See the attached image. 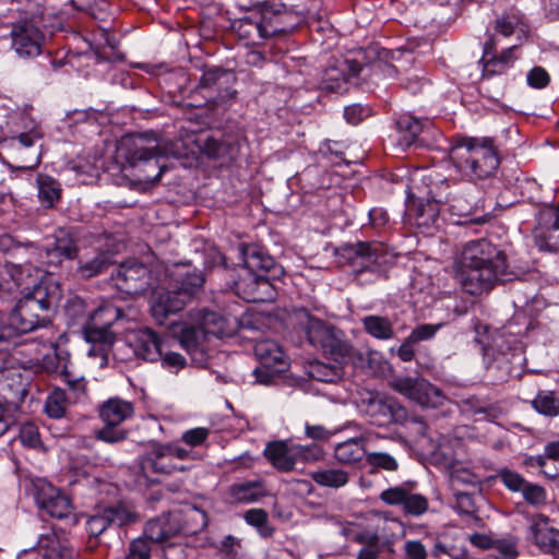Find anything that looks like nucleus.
I'll return each instance as SVG.
<instances>
[{
  "instance_id": "nucleus-1",
  "label": "nucleus",
  "mask_w": 559,
  "mask_h": 559,
  "mask_svg": "<svg viewBox=\"0 0 559 559\" xmlns=\"http://www.w3.org/2000/svg\"><path fill=\"white\" fill-rule=\"evenodd\" d=\"M461 263L457 281L472 296L488 293L498 282L512 280L506 253L487 239L469 241L464 247Z\"/></svg>"
},
{
  "instance_id": "nucleus-2",
  "label": "nucleus",
  "mask_w": 559,
  "mask_h": 559,
  "mask_svg": "<svg viewBox=\"0 0 559 559\" xmlns=\"http://www.w3.org/2000/svg\"><path fill=\"white\" fill-rule=\"evenodd\" d=\"M239 257L243 266L231 281L230 288L247 302H270L276 298L272 281L284 275V269L257 243H241Z\"/></svg>"
},
{
  "instance_id": "nucleus-3",
  "label": "nucleus",
  "mask_w": 559,
  "mask_h": 559,
  "mask_svg": "<svg viewBox=\"0 0 559 559\" xmlns=\"http://www.w3.org/2000/svg\"><path fill=\"white\" fill-rule=\"evenodd\" d=\"M450 159L455 169L471 181L496 175L500 158L492 138L462 136L454 141Z\"/></svg>"
},
{
  "instance_id": "nucleus-4",
  "label": "nucleus",
  "mask_w": 559,
  "mask_h": 559,
  "mask_svg": "<svg viewBox=\"0 0 559 559\" xmlns=\"http://www.w3.org/2000/svg\"><path fill=\"white\" fill-rule=\"evenodd\" d=\"M60 299V285L51 281L40 282L24 294L11 312L21 335L48 326Z\"/></svg>"
},
{
  "instance_id": "nucleus-5",
  "label": "nucleus",
  "mask_w": 559,
  "mask_h": 559,
  "mask_svg": "<svg viewBox=\"0 0 559 559\" xmlns=\"http://www.w3.org/2000/svg\"><path fill=\"white\" fill-rule=\"evenodd\" d=\"M0 145L14 155L25 153L28 158H22L16 166L8 164L11 169L33 170L40 163L39 154L34 150L35 143L41 139L40 128L27 114L11 112L4 123L0 124Z\"/></svg>"
},
{
  "instance_id": "nucleus-6",
  "label": "nucleus",
  "mask_w": 559,
  "mask_h": 559,
  "mask_svg": "<svg viewBox=\"0 0 559 559\" xmlns=\"http://www.w3.org/2000/svg\"><path fill=\"white\" fill-rule=\"evenodd\" d=\"M126 158L131 167L138 169L140 180L156 183L166 170V156L158 150L155 138L138 134L132 139V146Z\"/></svg>"
},
{
  "instance_id": "nucleus-7",
  "label": "nucleus",
  "mask_w": 559,
  "mask_h": 559,
  "mask_svg": "<svg viewBox=\"0 0 559 559\" xmlns=\"http://www.w3.org/2000/svg\"><path fill=\"white\" fill-rule=\"evenodd\" d=\"M308 342L336 364H347L355 356L354 347L344 338V333L322 320L310 317L306 329Z\"/></svg>"
},
{
  "instance_id": "nucleus-8",
  "label": "nucleus",
  "mask_w": 559,
  "mask_h": 559,
  "mask_svg": "<svg viewBox=\"0 0 559 559\" xmlns=\"http://www.w3.org/2000/svg\"><path fill=\"white\" fill-rule=\"evenodd\" d=\"M140 521L139 513L124 502L98 508L85 522L86 549L93 551L100 544V536L111 526L122 527Z\"/></svg>"
},
{
  "instance_id": "nucleus-9",
  "label": "nucleus",
  "mask_w": 559,
  "mask_h": 559,
  "mask_svg": "<svg viewBox=\"0 0 559 559\" xmlns=\"http://www.w3.org/2000/svg\"><path fill=\"white\" fill-rule=\"evenodd\" d=\"M111 277L117 288L128 295L144 294L160 286L159 272L135 260L122 262Z\"/></svg>"
},
{
  "instance_id": "nucleus-10",
  "label": "nucleus",
  "mask_w": 559,
  "mask_h": 559,
  "mask_svg": "<svg viewBox=\"0 0 559 559\" xmlns=\"http://www.w3.org/2000/svg\"><path fill=\"white\" fill-rule=\"evenodd\" d=\"M343 257L356 274L380 272L392 259L384 245L377 241L346 245L343 247Z\"/></svg>"
},
{
  "instance_id": "nucleus-11",
  "label": "nucleus",
  "mask_w": 559,
  "mask_h": 559,
  "mask_svg": "<svg viewBox=\"0 0 559 559\" xmlns=\"http://www.w3.org/2000/svg\"><path fill=\"white\" fill-rule=\"evenodd\" d=\"M247 146V139L240 134H212L199 143L202 153L217 162L221 167L235 165Z\"/></svg>"
},
{
  "instance_id": "nucleus-12",
  "label": "nucleus",
  "mask_w": 559,
  "mask_h": 559,
  "mask_svg": "<svg viewBox=\"0 0 559 559\" xmlns=\"http://www.w3.org/2000/svg\"><path fill=\"white\" fill-rule=\"evenodd\" d=\"M139 466L142 476L148 483H158L162 476L174 472H183L186 467L174 462L169 449L164 443H152L140 456Z\"/></svg>"
},
{
  "instance_id": "nucleus-13",
  "label": "nucleus",
  "mask_w": 559,
  "mask_h": 559,
  "mask_svg": "<svg viewBox=\"0 0 559 559\" xmlns=\"http://www.w3.org/2000/svg\"><path fill=\"white\" fill-rule=\"evenodd\" d=\"M254 355L260 366L253 373L261 384H270L275 377L286 370L288 364L281 346L272 340H261L254 345Z\"/></svg>"
},
{
  "instance_id": "nucleus-14",
  "label": "nucleus",
  "mask_w": 559,
  "mask_h": 559,
  "mask_svg": "<svg viewBox=\"0 0 559 559\" xmlns=\"http://www.w3.org/2000/svg\"><path fill=\"white\" fill-rule=\"evenodd\" d=\"M266 38L286 34L299 23L300 16L286 3H260L257 5Z\"/></svg>"
},
{
  "instance_id": "nucleus-15",
  "label": "nucleus",
  "mask_w": 559,
  "mask_h": 559,
  "mask_svg": "<svg viewBox=\"0 0 559 559\" xmlns=\"http://www.w3.org/2000/svg\"><path fill=\"white\" fill-rule=\"evenodd\" d=\"M34 498L37 507L46 511L51 518L71 519L73 524L76 523L70 499L50 483L37 479L34 483Z\"/></svg>"
},
{
  "instance_id": "nucleus-16",
  "label": "nucleus",
  "mask_w": 559,
  "mask_h": 559,
  "mask_svg": "<svg viewBox=\"0 0 559 559\" xmlns=\"http://www.w3.org/2000/svg\"><path fill=\"white\" fill-rule=\"evenodd\" d=\"M11 49L24 59L35 58L41 53L45 41L44 33L31 21H21L12 24Z\"/></svg>"
},
{
  "instance_id": "nucleus-17",
  "label": "nucleus",
  "mask_w": 559,
  "mask_h": 559,
  "mask_svg": "<svg viewBox=\"0 0 559 559\" xmlns=\"http://www.w3.org/2000/svg\"><path fill=\"white\" fill-rule=\"evenodd\" d=\"M364 70L357 60H338L324 69L320 88L326 92L344 93L348 91L349 82Z\"/></svg>"
},
{
  "instance_id": "nucleus-18",
  "label": "nucleus",
  "mask_w": 559,
  "mask_h": 559,
  "mask_svg": "<svg viewBox=\"0 0 559 559\" xmlns=\"http://www.w3.org/2000/svg\"><path fill=\"white\" fill-rule=\"evenodd\" d=\"M516 50L518 46H511L497 55L493 35H490L484 44L483 57L480 59L483 63V78L490 79L508 72L518 59Z\"/></svg>"
},
{
  "instance_id": "nucleus-19",
  "label": "nucleus",
  "mask_w": 559,
  "mask_h": 559,
  "mask_svg": "<svg viewBox=\"0 0 559 559\" xmlns=\"http://www.w3.org/2000/svg\"><path fill=\"white\" fill-rule=\"evenodd\" d=\"M365 413L369 416L370 423L378 427L402 424L407 417L406 409L391 397H370L366 403Z\"/></svg>"
},
{
  "instance_id": "nucleus-20",
  "label": "nucleus",
  "mask_w": 559,
  "mask_h": 559,
  "mask_svg": "<svg viewBox=\"0 0 559 559\" xmlns=\"http://www.w3.org/2000/svg\"><path fill=\"white\" fill-rule=\"evenodd\" d=\"M79 247L66 229L55 233L53 241L47 245L39 253L41 262L48 267H58L63 260L76 258Z\"/></svg>"
},
{
  "instance_id": "nucleus-21",
  "label": "nucleus",
  "mask_w": 559,
  "mask_h": 559,
  "mask_svg": "<svg viewBox=\"0 0 559 559\" xmlns=\"http://www.w3.org/2000/svg\"><path fill=\"white\" fill-rule=\"evenodd\" d=\"M395 386L400 393L425 407H433L442 399L441 391L423 378L400 379Z\"/></svg>"
},
{
  "instance_id": "nucleus-22",
  "label": "nucleus",
  "mask_w": 559,
  "mask_h": 559,
  "mask_svg": "<svg viewBox=\"0 0 559 559\" xmlns=\"http://www.w3.org/2000/svg\"><path fill=\"white\" fill-rule=\"evenodd\" d=\"M128 343L135 356L147 360L157 361L162 357L163 341L160 336L150 328L132 331L128 335Z\"/></svg>"
},
{
  "instance_id": "nucleus-23",
  "label": "nucleus",
  "mask_w": 559,
  "mask_h": 559,
  "mask_svg": "<svg viewBox=\"0 0 559 559\" xmlns=\"http://www.w3.org/2000/svg\"><path fill=\"white\" fill-rule=\"evenodd\" d=\"M528 536L544 552L557 558L559 554V530L550 526L546 515L537 514L532 518Z\"/></svg>"
},
{
  "instance_id": "nucleus-24",
  "label": "nucleus",
  "mask_w": 559,
  "mask_h": 559,
  "mask_svg": "<svg viewBox=\"0 0 559 559\" xmlns=\"http://www.w3.org/2000/svg\"><path fill=\"white\" fill-rule=\"evenodd\" d=\"M165 282L190 300L203 287L204 277L200 271L176 265L173 270H167Z\"/></svg>"
},
{
  "instance_id": "nucleus-25",
  "label": "nucleus",
  "mask_w": 559,
  "mask_h": 559,
  "mask_svg": "<svg viewBox=\"0 0 559 559\" xmlns=\"http://www.w3.org/2000/svg\"><path fill=\"white\" fill-rule=\"evenodd\" d=\"M180 346L191 356L192 360L203 364L207 359L209 337L200 325L185 324L178 335Z\"/></svg>"
},
{
  "instance_id": "nucleus-26",
  "label": "nucleus",
  "mask_w": 559,
  "mask_h": 559,
  "mask_svg": "<svg viewBox=\"0 0 559 559\" xmlns=\"http://www.w3.org/2000/svg\"><path fill=\"white\" fill-rule=\"evenodd\" d=\"M262 27L257 5L248 10L243 16L231 22V28L240 39L245 40L247 46L259 45L262 40L267 39Z\"/></svg>"
},
{
  "instance_id": "nucleus-27",
  "label": "nucleus",
  "mask_w": 559,
  "mask_h": 559,
  "mask_svg": "<svg viewBox=\"0 0 559 559\" xmlns=\"http://www.w3.org/2000/svg\"><path fill=\"white\" fill-rule=\"evenodd\" d=\"M179 535H194L207 526V514L194 504L186 503L173 510Z\"/></svg>"
},
{
  "instance_id": "nucleus-28",
  "label": "nucleus",
  "mask_w": 559,
  "mask_h": 559,
  "mask_svg": "<svg viewBox=\"0 0 559 559\" xmlns=\"http://www.w3.org/2000/svg\"><path fill=\"white\" fill-rule=\"evenodd\" d=\"M82 333L84 340L91 344L87 355L106 359L109 348L116 341V333L110 329L93 325L88 322L83 324Z\"/></svg>"
},
{
  "instance_id": "nucleus-29",
  "label": "nucleus",
  "mask_w": 559,
  "mask_h": 559,
  "mask_svg": "<svg viewBox=\"0 0 559 559\" xmlns=\"http://www.w3.org/2000/svg\"><path fill=\"white\" fill-rule=\"evenodd\" d=\"M188 301L181 293H178V290H175L166 283L165 290L158 294L152 304L151 313L159 324H163L169 314L182 310Z\"/></svg>"
},
{
  "instance_id": "nucleus-30",
  "label": "nucleus",
  "mask_w": 559,
  "mask_h": 559,
  "mask_svg": "<svg viewBox=\"0 0 559 559\" xmlns=\"http://www.w3.org/2000/svg\"><path fill=\"white\" fill-rule=\"evenodd\" d=\"M431 120L429 118H418L412 114H403L396 120V129L400 133L399 143L408 147L419 142V135L429 129Z\"/></svg>"
},
{
  "instance_id": "nucleus-31",
  "label": "nucleus",
  "mask_w": 559,
  "mask_h": 559,
  "mask_svg": "<svg viewBox=\"0 0 559 559\" xmlns=\"http://www.w3.org/2000/svg\"><path fill=\"white\" fill-rule=\"evenodd\" d=\"M177 535H179L178 526L171 510L147 521L144 526L143 538L148 543H163Z\"/></svg>"
},
{
  "instance_id": "nucleus-32",
  "label": "nucleus",
  "mask_w": 559,
  "mask_h": 559,
  "mask_svg": "<svg viewBox=\"0 0 559 559\" xmlns=\"http://www.w3.org/2000/svg\"><path fill=\"white\" fill-rule=\"evenodd\" d=\"M295 445L285 441L269 442L263 451L265 459L280 472H290L296 466Z\"/></svg>"
},
{
  "instance_id": "nucleus-33",
  "label": "nucleus",
  "mask_w": 559,
  "mask_h": 559,
  "mask_svg": "<svg viewBox=\"0 0 559 559\" xmlns=\"http://www.w3.org/2000/svg\"><path fill=\"white\" fill-rule=\"evenodd\" d=\"M266 493L262 479L234 483L227 489V497L233 503H252L265 497Z\"/></svg>"
},
{
  "instance_id": "nucleus-34",
  "label": "nucleus",
  "mask_w": 559,
  "mask_h": 559,
  "mask_svg": "<svg viewBox=\"0 0 559 559\" xmlns=\"http://www.w3.org/2000/svg\"><path fill=\"white\" fill-rule=\"evenodd\" d=\"M442 200H420L413 209V217L418 228L423 233H431L433 228H438L439 215L443 210Z\"/></svg>"
},
{
  "instance_id": "nucleus-35",
  "label": "nucleus",
  "mask_w": 559,
  "mask_h": 559,
  "mask_svg": "<svg viewBox=\"0 0 559 559\" xmlns=\"http://www.w3.org/2000/svg\"><path fill=\"white\" fill-rule=\"evenodd\" d=\"M133 414V403L120 397H110L99 406V417L104 424L121 425Z\"/></svg>"
},
{
  "instance_id": "nucleus-36",
  "label": "nucleus",
  "mask_w": 559,
  "mask_h": 559,
  "mask_svg": "<svg viewBox=\"0 0 559 559\" xmlns=\"http://www.w3.org/2000/svg\"><path fill=\"white\" fill-rule=\"evenodd\" d=\"M200 326L207 337L215 336L223 338L231 336L235 332V325L227 317L211 310L201 311Z\"/></svg>"
},
{
  "instance_id": "nucleus-37",
  "label": "nucleus",
  "mask_w": 559,
  "mask_h": 559,
  "mask_svg": "<svg viewBox=\"0 0 559 559\" xmlns=\"http://www.w3.org/2000/svg\"><path fill=\"white\" fill-rule=\"evenodd\" d=\"M457 405L460 407V411L468 416L480 418H493L496 413V407L491 403L490 399L488 396H480V395H467L462 396Z\"/></svg>"
},
{
  "instance_id": "nucleus-38",
  "label": "nucleus",
  "mask_w": 559,
  "mask_h": 559,
  "mask_svg": "<svg viewBox=\"0 0 559 559\" xmlns=\"http://www.w3.org/2000/svg\"><path fill=\"white\" fill-rule=\"evenodd\" d=\"M37 197L40 204L46 209H51L61 198V186L52 177L38 174L36 177Z\"/></svg>"
},
{
  "instance_id": "nucleus-39",
  "label": "nucleus",
  "mask_w": 559,
  "mask_h": 559,
  "mask_svg": "<svg viewBox=\"0 0 559 559\" xmlns=\"http://www.w3.org/2000/svg\"><path fill=\"white\" fill-rule=\"evenodd\" d=\"M367 452L361 439L352 438L337 443L334 449V457L343 464H355L366 457Z\"/></svg>"
},
{
  "instance_id": "nucleus-40",
  "label": "nucleus",
  "mask_w": 559,
  "mask_h": 559,
  "mask_svg": "<svg viewBox=\"0 0 559 559\" xmlns=\"http://www.w3.org/2000/svg\"><path fill=\"white\" fill-rule=\"evenodd\" d=\"M72 404L71 397H68L66 391L60 388H53L47 395L44 412L52 419L66 417L69 405Z\"/></svg>"
},
{
  "instance_id": "nucleus-41",
  "label": "nucleus",
  "mask_w": 559,
  "mask_h": 559,
  "mask_svg": "<svg viewBox=\"0 0 559 559\" xmlns=\"http://www.w3.org/2000/svg\"><path fill=\"white\" fill-rule=\"evenodd\" d=\"M362 328L367 334L377 340H391L394 336L393 324L386 317L367 316L361 319Z\"/></svg>"
},
{
  "instance_id": "nucleus-42",
  "label": "nucleus",
  "mask_w": 559,
  "mask_h": 559,
  "mask_svg": "<svg viewBox=\"0 0 559 559\" xmlns=\"http://www.w3.org/2000/svg\"><path fill=\"white\" fill-rule=\"evenodd\" d=\"M122 317V309L114 304L108 302L96 308L88 316L86 322L111 330L112 325Z\"/></svg>"
},
{
  "instance_id": "nucleus-43",
  "label": "nucleus",
  "mask_w": 559,
  "mask_h": 559,
  "mask_svg": "<svg viewBox=\"0 0 559 559\" xmlns=\"http://www.w3.org/2000/svg\"><path fill=\"white\" fill-rule=\"evenodd\" d=\"M311 478L319 486L340 488L348 483V473L341 468H324L312 472Z\"/></svg>"
},
{
  "instance_id": "nucleus-44",
  "label": "nucleus",
  "mask_w": 559,
  "mask_h": 559,
  "mask_svg": "<svg viewBox=\"0 0 559 559\" xmlns=\"http://www.w3.org/2000/svg\"><path fill=\"white\" fill-rule=\"evenodd\" d=\"M343 364L314 361L309 365V376L320 382H335L343 377Z\"/></svg>"
},
{
  "instance_id": "nucleus-45",
  "label": "nucleus",
  "mask_w": 559,
  "mask_h": 559,
  "mask_svg": "<svg viewBox=\"0 0 559 559\" xmlns=\"http://www.w3.org/2000/svg\"><path fill=\"white\" fill-rule=\"evenodd\" d=\"M111 264L112 261L108 254L98 253L92 260L80 262L76 272L83 278H91L106 272Z\"/></svg>"
},
{
  "instance_id": "nucleus-46",
  "label": "nucleus",
  "mask_w": 559,
  "mask_h": 559,
  "mask_svg": "<svg viewBox=\"0 0 559 559\" xmlns=\"http://www.w3.org/2000/svg\"><path fill=\"white\" fill-rule=\"evenodd\" d=\"M21 336L13 316H7L0 311V350H7L12 344H16V340Z\"/></svg>"
},
{
  "instance_id": "nucleus-47",
  "label": "nucleus",
  "mask_w": 559,
  "mask_h": 559,
  "mask_svg": "<svg viewBox=\"0 0 559 559\" xmlns=\"http://www.w3.org/2000/svg\"><path fill=\"white\" fill-rule=\"evenodd\" d=\"M70 354L67 350L56 348L53 354L45 355L43 358V367L47 372L58 373L62 377L69 371Z\"/></svg>"
},
{
  "instance_id": "nucleus-48",
  "label": "nucleus",
  "mask_w": 559,
  "mask_h": 559,
  "mask_svg": "<svg viewBox=\"0 0 559 559\" xmlns=\"http://www.w3.org/2000/svg\"><path fill=\"white\" fill-rule=\"evenodd\" d=\"M64 316L68 319V325L84 324L88 318L84 299L79 296L69 297L64 305Z\"/></svg>"
},
{
  "instance_id": "nucleus-49",
  "label": "nucleus",
  "mask_w": 559,
  "mask_h": 559,
  "mask_svg": "<svg viewBox=\"0 0 559 559\" xmlns=\"http://www.w3.org/2000/svg\"><path fill=\"white\" fill-rule=\"evenodd\" d=\"M532 406L545 416L555 417L559 415V399L551 391H539L532 401Z\"/></svg>"
},
{
  "instance_id": "nucleus-50",
  "label": "nucleus",
  "mask_w": 559,
  "mask_h": 559,
  "mask_svg": "<svg viewBox=\"0 0 559 559\" xmlns=\"http://www.w3.org/2000/svg\"><path fill=\"white\" fill-rule=\"evenodd\" d=\"M243 519L247 524L255 527L261 536L271 537L274 528L269 522L267 512L263 509H250L245 512Z\"/></svg>"
},
{
  "instance_id": "nucleus-51",
  "label": "nucleus",
  "mask_w": 559,
  "mask_h": 559,
  "mask_svg": "<svg viewBox=\"0 0 559 559\" xmlns=\"http://www.w3.org/2000/svg\"><path fill=\"white\" fill-rule=\"evenodd\" d=\"M371 53L377 56V59L371 63L373 73H381L388 78H395L397 69L388 62L389 59L394 58V52L384 48H371Z\"/></svg>"
},
{
  "instance_id": "nucleus-52",
  "label": "nucleus",
  "mask_w": 559,
  "mask_h": 559,
  "mask_svg": "<svg viewBox=\"0 0 559 559\" xmlns=\"http://www.w3.org/2000/svg\"><path fill=\"white\" fill-rule=\"evenodd\" d=\"M366 463L370 467V473L373 474L379 469L386 472H395L399 468V463L386 452H370L366 455Z\"/></svg>"
},
{
  "instance_id": "nucleus-53",
  "label": "nucleus",
  "mask_w": 559,
  "mask_h": 559,
  "mask_svg": "<svg viewBox=\"0 0 559 559\" xmlns=\"http://www.w3.org/2000/svg\"><path fill=\"white\" fill-rule=\"evenodd\" d=\"M221 559H246L242 555L241 540L226 535L216 546Z\"/></svg>"
},
{
  "instance_id": "nucleus-54",
  "label": "nucleus",
  "mask_w": 559,
  "mask_h": 559,
  "mask_svg": "<svg viewBox=\"0 0 559 559\" xmlns=\"http://www.w3.org/2000/svg\"><path fill=\"white\" fill-rule=\"evenodd\" d=\"M428 499L420 493H413L409 490L403 504V512L406 515L420 516L428 510Z\"/></svg>"
},
{
  "instance_id": "nucleus-55",
  "label": "nucleus",
  "mask_w": 559,
  "mask_h": 559,
  "mask_svg": "<svg viewBox=\"0 0 559 559\" xmlns=\"http://www.w3.org/2000/svg\"><path fill=\"white\" fill-rule=\"evenodd\" d=\"M497 477L512 492H522L527 480L518 472L508 467L499 469Z\"/></svg>"
},
{
  "instance_id": "nucleus-56",
  "label": "nucleus",
  "mask_w": 559,
  "mask_h": 559,
  "mask_svg": "<svg viewBox=\"0 0 559 559\" xmlns=\"http://www.w3.org/2000/svg\"><path fill=\"white\" fill-rule=\"evenodd\" d=\"M62 381L67 383L70 391L72 403H78L86 396V380L83 377H74L70 371L66 372L61 377Z\"/></svg>"
},
{
  "instance_id": "nucleus-57",
  "label": "nucleus",
  "mask_w": 559,
  "mask_h": 559,
  "mask_svg": "<svg viewBox=\"0 0 559 559\" xmlns=\"http://www.w3.org/2000/svg\"><path fill=\"white\" fill-rule=\"evenodd\" d=\"M151 544L142 537L130 542L127 552L116 559H151Z\"/></svg>"
},
{
  "instance_id": "nucleus-58",
  "label": "nucleus",
  "mask_w": 559,
  "mask_h": 559,
  "mask_svg": "<svg viewBox=\"0 0 559 559\" xmlns=\"http://www.w3.org/2000/svg\"><path fill=\"white\" fill-rule=\"evenodd\" d=\"M78 556V549L62 535L53 552H44L41 559H75Z\"/></svg>"
},
{
  "instance_id": "nucleus-59",
  "label": "nucleus",
  "mask_w": 559,
  "mask_h": 559,
  "mask_svg": "<svg viewBox=\"0 0 559 559\" xmlns=\"http://www.w3.org/2000/svg\"><path fill=\"white\" fill-rule=\"evenodd\" d=\"M521 493L523 499L533 507H540L547 502L546 489L538 484L527 481Z\"/></svg>"
},
{
  "instance_id": "nucleus-60",
  "label": "nucleus",
  "mask_w": 559,
  "mask_h": 559,
  "mask_svg": "<svg viewBox=\"0 0 559 559\" xmlns=\"http://www.w3.org/2000/svg\"><path fill=\"white\" fill-rule=\"evenodd\" d=\"M128 430L121 428L120 425L105 424V426L96 431V438L107 443H117L126 440Z\"/></svg>"
},
{
  "instance_id": "nucleus-61",
  "label": "nucleus",
  "mask_w": 559,
  "mask_h": 559,
  "mask_svg": "<svg viewBox=\"0 0 559 559\" xmlns=\"http://www.w3.org/2000/svg\"><path fill=\"white\" fill-rule=\"evenodd\" d=\"M442 206H448L452 214L463 216L469 213L472 204L460 193H449L442 200Z\"/></svg>"
},
{
  "instance_id": "nucleus-62",
  "label": "nucleus",
  "mask_w": 559,
  "mask_h": 559,
  "mask_svg": "<svg viewBox=\"0 0 559 559\" xmlns=\"http://www.w3.org/2000/svg\"><path fill=\"white\" fill-rule=\"evenodd\" d=\"M409 490L405 485L390 487L380 493V499L388 506L403 507Z\"/></svg>"
},
{
  "instance_id": "nucleus-63",
  "label": "nucleus",
  "mask_w": 559,
  "mask_h": 559,
  "mask_svg": "<svg viewBox=\"0 0 559 559\" xmlns=\"http://www.w3.org/2000/svg\"><path fill=\"white\" fill-rule=\"evenodd\" d=\"M20 440L22 444L32 449H38L41 447L40 436L38 428L35 424L26 423L21 426Z\"/></svg>"
},
{
  "instance_id": "nucleus-64",
  "label": "nucleus",
  "mask_w": 559,
  "mask_h": 559,
  "mask_svg": "<svg viewBox=\"0 0 559 559\" xmlns=\"http://www.w3.org/2000/svg\"><path fill=\"white\" fill-rule=\"evenodd\" d=\"M195 549L182 543H170L163 549L165 559H193Z\"/></svg>"
}]
</instances>
